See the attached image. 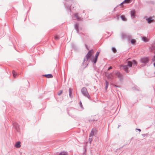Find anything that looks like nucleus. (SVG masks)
I'll list each match as a JSON object with an SVG mask.
<instances>
[{
    "mask_svg": "<svg viewBox=\"0 0 155 155\" xmlns=\"http://www.w3.org/2000/svg\"><path fill=\"white\" fill-rule=\"evenodd\" d=\"M74 27L76 30L77 32H78V24H76L74 25Z\"/></svg>",
    "mask_w": 155,
    "mask_h": 155,
    "instance_id": "14",
    "label": "nucleus"
},
{
    "mask_svg": "<svg viewBox=\"0 0 155 155\" xmlns=\"http://www.w3.org/2000/svg\"><path fill=\"white\" fill-rule=\"evenodd\" d=\"M89 143H91V142L92 141V137H89Z\"/></svg>",
    "mask_w": 155,
    "mask_h": 155,
    "instance_id": "25",
    "label": "nucleus"
},
{
    "mask_svg": "<svg viewBox=\"0 0 155 155\" xmlns=\"http://www.w3.org/2000/svg\"><path fill=\"white\" fill-rule=\"evenodd\" d=\"M80 106L82 108L83 107H82V103L81 101L80 103Z\"/></svg>",
    "mask_w": 155,
    "mask_h": 155,
    "instance_id": "31",
    "label": "nucleus"
},
{
    "mask_svg": "<svg viewBox=\"0 0 155 155\" xmlns=\"http://www.w3.org/2000/svg\"><path fill=\"white\" fill-rule=\"evenodd\" d=\"M74 17L75 18L74 19H78L79 18V17L78 14H75L74 15Z\"/></svg>",
    "mask_w": 155,
    "mask_h": 155,
    "instance_id": "24",
    "label": "nucleus"
},
{
    "mask_svg": "<svg viewBox=\"0 0 155 155\" xmlns=\"http://www.w3.org/2000/svg\"><path fill=\"white\" fill-rule=\"evenodd\" d=\"M94 134V132L93 130H92L91 131L89 137H93Z\"/></svg>",
    "mask_w": 155,
    "mask_h": 155,
    "instance_id": "18",
    "label": "nucleus"
},
{
    "mask_svg": "<svg viewBox=\"0 0 155 155\" xmlns=\"http://www.w3.org/2000/svg\"><path fill=\"white\" fill-rule=\"evenodd\" d=\"M136 129V130H138L139 132L141 131V130L140 129H137V128Z\"/></svg>",
    "mask_w": 155,
    "mask_h": 155,
    "instance_id": "32",
    "label": "nucleus"
},
{
    "mask_svg": "<svg viewBox=\"0 0 155 155\" xmlns=\"http://www.w3.org/2000/svg\"><path fill=\"white\" fill-rule=\"evenodd\" d=\"M116 75L118 77L120 80H121L123 78L122 75L118 72H117L116 73Z\"/></svg>",
    "mask_w": 155,
    "mask_h": 155,
    "instance_id": "5",
    "label": "nucleus"
},
{
    "mask_svg": "<svg viewBox=\"0 0 155 155\" xmlns=\"http://www.w3.org/2000/svg\"><path fill=\"white\" fill-rule=\"evenodd\" d=\"M81 91L82 94L84 96L87 97L88 99L90 98V96L87 91V89L86 87H83L81 89Z\"/></svg>",
    "mask_w": 155,
    "mask_h": 155,
    "instance_id": "2",
    "label": "nucleus"
},
{
    "mask_svg": "<svg viewBox=\"0 0 155 155\" xmlns=\"http://www.w3.org/2000/svg\"><path fill=\"white\" fill-rule=\"evenodd\" d=\"M68 153L66 151H63L61 152L59 155H68Z\"/></svg>",
    "mask_w": 155,
    "mask_h": 155,
    "instance_id": "10",
    "label": "nucleus"
},
{
    "mask_svg": "<svg viewBox=\"0 0 155 155\" xmlns=\"http://www.w3.org/2000/svg\"><path fill=\"white\" fill-rule=\"evenodd\" d=\"M112 68L111 67H110L108 69V70H109L110 69H111Z\"/></svg>",
    "mask_w": 155,
    "mask_h": 155,
    "instance_id": "33",
    "label": "nucleus"
},
{
    "mask_svg": "<svg viewBox=\"0 0 155 155\" xmlns=\"http://www.w3.org/2000/svg\"><path fill=\"white\" fill-rule=\"evenodd\" d=\"M93 53V50H91L88 52V54L86 56L85 58L84 59V63H85L87 61L89 58L91 57Z\"/></svg>",
    "mask_w": 155,
    "mask_h": 155,
    "instance_id": "3",
    "label": "nucleus"
},
{
    "mask_svg": "<svg viewBox=\"0 0 155 155\" xmlns=\"http://www.w3.org/2000/svg\"><path fill=\"white\" fill-rule=\"evenodd\" d=\"M13 125L14 127L15 128L16 130H18V125L17 123H14L13 124Z\"/></svg>",
    "mask_w": 155,
    "mask_h": 155,
    "instance_id": "20",
    "label": "nucleus"
},
{
    "mask_svg": "<svg viewBox=\"0 0 155 155\" xmlns=\"http://www.w3.org/2000/svg\"><path fill=\"white\" fill-rule=\"evenodd\" d=\"M130 42L131 44H134L136 42V40L134 39H132L130 40Z\"/></svg>",
    "mask_w": 155,
    "mask_h": 155,
    "instance_id": "23",
    "label": "nucleus"
},
{
    "mask_svg": "<svg viewBox=\"0 0 155 155\" xmlns=\"http://www.w3.org/2000/svg\"><path fill=\"white\" fill-rule=\"evenodd\" d=\"M152 61H153L155 62V55L154 56L153 58L152 59Z\"/></svg>",
    "mask_w": 155,
    "mask_h": 155,
    "instance_id": "30",
    "label": "nucleus"
},
{
    "mask_svg": "<svg viewBox=\"0 0 155 155\" xmlns=\"http://www.w3.org/2000/svg\"><path fill=\"white\" fill-rule=\"evenodd\" d=\"M21 146L20 142H17L15 145V147L17 148H19Z\"/></svg>",
    "mask_w": 155,
    "mask_h": 155,
    "instance_id": "12",
    "label": "nucleus"
},
{
    "mask_svg": "<svg viewBox=\"0 0 155 155\" xmlns=\"http://www.w3.org/2000/svg\"><path fill=\"white\" fill-rule=\"evenodd\" d=\"M112 51L114 52H115L116 51V49L114 47H112Z\"/></svg>",
    "mask_w": 155,
    "mask_h": 155,
    "instance_id": "26",
    "label": "nucleus"
},
{
    "mask_svg": "<svg viewBox=\"0 0 155 155\" xmlns=\"http://www.w3.org/2000/svg\"><path fill=\"white\" fill-rule=\"evenodd\" d=\"M97 58L95 57V58H93L92 60V61L93 62L94 64H95L97 61Z\"/></svg>",
    "mask_w": 155,
    "mask_h": 155,
    "instance_id": "15",
    "label": "nucleus"
},
{
    "mask_svg": "<svg viewBox=\"0 0 155 155\" xmlns=\"http://www.w3.org/2000/svg\"><path fill=\"white\" fill-rule=\"evenodd\" d=\"M120 18L123 21H127V19L124 16L122 15L120 16Z\"/></svg>",
    "mask_w": 155,
    "mask_h": 155,
    "instance_id": "17",
    "label": "nucleus"
},
{
    "mask_svg": "<svg viewBox=\"0 0 155 155\" xmlns=\"http://www.w3.org/2000/svg\"><path fill=\"white\" fill-rule=\"evenodd\" d=\"M62 93V90H60V91L58 93V95H60Z\"/></svg>",
    "mask_w": 155,
    "mask_h": 155,
    "instance_id": "27",
    "label": "nucleus"
},
{
    "mask_svg": "<svg viewBox=\"0 0 155 155\" xmlns=\"http://www.w3.org/2000/svg\"><path fill=\"white\" fill-rule=\"evenodd\" d=\"M131 1L132 0H125L123 2H122L120 5H121L124 3L128 4L131 2Z\"/></svg>",
    "mask_w": 155,
    "mask_h": 155,
    "instance_id": "11",
    "label": "nucleus"
},
{
    "mask_svg": "<svg viewBox=\"0 0 155 155\" xmlns=\"http://www.w3.org/2000/svg\"><path fill=\"white\" fill-rule=\"evenodd\" d=\"M44 76H45L46 78H51L53 77L52 75L51 74H45L44 75Z\"/></svg>",
    "mask_w": 155,
    "mask_h": 155,
    "instance_id": "13",
    "label": "nucleus"
},
{
    "mask_svg": "<svg viewBox=\"0 0 155 155\" xmlns=\"http://www.w3.org/2000/svg\"><path fill=\"white\" fill-rule=\"evenodd\" d=\"M106 76L109 80H111L113 79V75L112 73H110L108 75L106 74Z\"/></svg>",
    "mask_w": 155,
    "mask_h": 155,
    "instance_id": "7",
    "label": "nucleus"
},
{
    "mask_svg": "<svg viewBox=\"0 0 155 155\" xmlns=\"http://www.w3.org/2000/svg\"><path fill=\"white\" fill-rule=\"evenodd\" d=\"M131 16L132 18H134L135 17V11L132 10L130 12Z\"/></svg>",
    "mask_w": 155,
    "mask_h": 155,
    "instance_id": "6",
    "label": "nucleus"
},
{
    "mask_svg": "<svg viewBox=\"0 0 155 155\" xmlns=\"http://www.w3.org/2000/svg\"><path fill=\"white\" fill-rule=\"evenodd\" d=\"M121 37L123 39H125L126 38H127L129 37V36L125 33H122L121 35Z\"/></svg>",
    "mask_w": 155,
    "mask_h": 155,
    "instance_id": "9",
    "label": "nucleus"
},
{
    "mask_svg": "<svg viewBox=\"0 0 155 155\" xmlns=\"http://www.w3.org/2000/svg\"><path fill=\"white\" fill-rule=\"evenodd\" d=\"M72 93V91L71 88H70L69 89V95L70 97L71 98H72V96L71 95Z\"/></svg>",
    "mask_w": 155,
    "mask_h": 155,
    "instance_id": "16",
    "label": "nucleus"
},
{
    "mask_svg": "<svg viewBox=\"0 0 155 155\" xmlns=\"http://www.w3.org/2000/svg\"><path fill=\"white\" fill-rule=\"evenodd\" d=\"M105 84H106L105 88H106V90L108 86V84H109L108 82L106 81H105Z\"/></svg>",
    "mask_w": 155,
    "mask_h": 155,
    "instance_id": "22",
    "label": "nucleus"
},
{
    "mask_svg": "<svg viewBox=\"0 0 155 155\" xmlns=\"http://www.w3.org/2000/svg\"><path fill=\"white\" fill-rule=\"evenodd\" d=\"M146 20L147 21V23L149 24H150L153 21V19H152V18L151 17L147 18Z\"/></svg>",
    "mask_w": 155,
    "mask_h": 155,
    "instance_id": "8",
    "label": "nucleus"
},
{
    "mask_svg": "<svg viewBox=\"0 0 155 155\" xmlns=\"http://www.w3.org/2000/svg\"><path fill=\"white\" fill-rule=\"evenodd\" d=\"M140 61L142 63L146 64L148 62L149 59L148 58H141L140 59Z\"/></svg>",
    "mask_w": 155,
    "mask_h": 155,
    "instance_id": "4",
    "label": "nucleus"
},
{
    "mask_svg": "<svg viewBox=\"0 0 155 155\" xmlns=\"http://www.w3.org/2000/svg\"><path fill=\"white\" fill-rule=\"evenodd\" d=\"M54 38L55 40H58L59 39V37L58 36H55V37H54Z\"/></svg>",
    "mask_w": 155,
    "mask_h": 155,
    "instance_id": "29",
    "label": "nucleus"
},
{
    "mask_svg": "<svg viewBox=\"0 0 155 155\" xmlns=\"http://www.w3.org/2000/svg\"><path fill=\"white\" fill-rule=\"evenodd\" d=\"M142 40L143 41L145 42H147L148 41V39L146 37H143L142 38Z\"/></svg>",
    "mask_w": 155,
    "mask_h": 155,
    "instance_id": "19",
    "label": "nucleus"
},
{
    "mask_svg": "<svg viewBox=\"0 0 155 155\" xmlns=\"http://www.w3.org/2000/svg\"><path fill=\"white\" fill-rule=\"evenodd\" d=\"M99 53H100L99 52H97V53H96V54H95V57L98 58V57L99 55Z\"/></svg>",
    "mask_w": 155,
    "mask_h": 155,
    "instance_id": "28",
    "label": "nucleus"
},
{
    "mask_svg": "<svg viewBox=\"0 0 155 155\" xmlns=\"http://www.w3.org/2000/svg\"><path fill=\"white\" fill-rule=\"evenodd\" d=\"M13 75L14 78H15L17 75V73L15 72L14 71H12Z\"/></svg>",
    "mask_w": 155,
    "mask_h": 155,
    "instance_id": "21",
    "label": "nucleus"
},
{
    "mask_svg": "<svg viewBox=\"0 0 155 155\" xmlns=\"http://www.w3.org/2000/svg\"><path fill=\"white\" fill-rule=\"evenodd\" d=\"M132 65L133 66H136L137 65V62L134 60H133L132 61H128L127 62V64L124 66V70L127 72H128L129 70L128 69L132 67Z\"/></svg>",
    "mask_w": 155,
    "mask_h": 155,
    "instance_id": "1",
    "label": "nucleus"
},
{
    "mask_svg": "<svg viewBox=\"0 0 155 155\" xmlns=\"http://www.w3.org/2000/svg\"><path fill=\"white\" fill-rule=\"evenodd\" d=\"M153 65H154V67H155V62L154 63Z\"/></svg>",
    "mask_w": 155,
    "mask_h": 155,
    "instance_id": "34",
    "label": "nucleus"
}]
</instances>
